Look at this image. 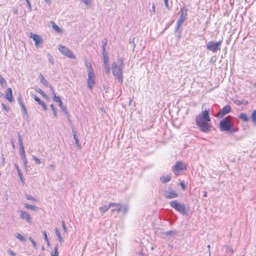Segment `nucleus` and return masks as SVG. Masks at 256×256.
<instances>
[{
    "label": "nucleus",
    "mask_w": 256,
    "mask_h": 256,
    "mask_svg": "<svg viewBox=\"0 0 256 256\" xmlns=\"http://www.w3.org/2000/svg\"><path fill=\"white\" fill-rule=\"evenodd\" d=\"M210 111L206 109L200 113L196 118V124L200 130L204 132L211 130L212 126L208 123L210 121L209 114Z\"/></svg>",
    "instance_id": "nucleus-1"
},
{
    "label": "nucleus",
    "mask_w": 256,
    "mask_h": 256,
    "mask_svg": "<svg viewBox=\"0 0 256 256\" xmlns=\"http://www.w3.org/2000/svg\"><path fill=\"white\" fill-rule=\"evenodd\" d=\"M123 63L122 58H118L112 63V66L113 75L116 77V78L118 80V82L120 84L122 83L124 79L123 70L124 66Z\"/></svg>",
    "instance_id": "nucleus-2"
},
{
    "label": "nucleus",
    "mask_w": 256,
    "mask_h": 256,
    "mask_svg": "<svg viewBox=\"0 0 256 256\" xmlns=\"http://www.w3.org/2000/svg\"><path fill=\"white\" fill-rule=\"evenodd\" d=\"M234 122L232 117L230 116H227L220 121V128L222 131L230 132L231 133L234 132L236 130L232 128Z\"/></svg>",
    "instance_id": "nucleus-3"
},
{
    "label": "nucleus",
    "mask_w": 256,
    "mask_h": 256,
    "mask_svg": "<svg viewBox=\"0 0 256 256\" xmlns=\"http://www.w3.org/2000/svg\"><path fill=\"white\" fill-rule=\"evenodd\" d=\"M170 204L172 208L182 215H188V210H187L185 204L183 202H180L178 200H174L170 202Z\"/></svg>",
    "instance_id": "nucleus-4"
},
{
    "label": "nucleus",
    "mask_w": 256,
    "mask_h": 256,
    "mask_svg": "<svg viewBox=\"0 0 256 256\" xmlns=\"http://www.w3.org/2000/svg\"><path fill=\"white\" fill-rule=\"evenodd\" d=\"M188 8L186 6H184L180 10V16L176 22L174 32H176L179 30L180 28L187 19Z\"/></svg>",
    "instance_id": "nucleus-5"
},
{
    "label": "nucleus",
    "mask_w": 256,
    "mask_h": 256,
    "mask_svg": "<svg viewBox=\"0 0 256 256\" xmlns=\"http://www.w3.org/2000/svg\"><path fill=\"white\" fill-rule=\"evenodd\" d=\"M222 41V40H219L217 42L214 41L209 42L206 45L207 50L214 53L216 52L218 50H220Z\"/></svg>",
    "instance_id": "nucleus-6"
},
{
    "label": "nucleus",
    "mask_w": 256,
    "mask_h": 256,
    "mask_svg": "<svg viewBox=\"0 0 256 256\" xmlns=\"http://www.w3.org/2000/svg\"><path fill=\"white\" fill-rule=\"evenodd\" d=\"M58 49L60 52L65 56L72 59L76 58V56L74 54L73 52L66 47L60 45Z\"/></svg>",
    "instance_id": "nucleus-7"
},
{
    "label": "nucleus",
    "mask_w": 256,
    "mask_h": 256,
    "mask_svg": "<svg viewBox=\"0 0 256 256\" xmlns=\"http://www.w3.org/2000/svg\"><path fill=\"white\" fill-rule=\"evenodd\" d=\"M96 83V76L94 71L88 72V78L87 80L88 87L92 90Z\"/></svg>",
    "instance_id": "nucleus-8"
},
{
    "label": "nucleus",
    "mask_w": 256,
    "mask_h": 256,
    "mask_svg": "<svg viewBox=\"0 0 256 256\" xmlns=\"http://www.w3.org/2000/svg\"><path fill=\"white\" fill-rule=\"evenodd\" d=\"M30 38H32L35 42V46L36 48H38L40 44H43V40L42 38L36 34H33L30 32Z\"/></svg>",
    "instance_id": "nucleus-9"
},
{
    "label": "nucleus",
    "mask_w": 256,
    "mask_h": 256,
    "mask_svg": "<svg viewBox=\"0 0 256 256\" xmlns=\"http://www.w3.org/2000/svg\"><path fill=\"white\" fill-rule=\"evenodd\" d=\"M186 168L184 164L182 162H178L173 166L172 172L174 174L178 175L180 171Z\"/></svg>",
    "instance_id": "nucleus-10"
},
{
    "label": "nucleus",
    "mask_w": 256,
    "mask_h": 256,
    "mask_svg": "<svg viewBox=\"0 0 256 256\" xmlns=\"http://www.w3.org/2000/svg\"><path fill=\"white\" fill-rule=\"evenodd\" d=\"M164 197L168 199L176 198L178 194L172 188H168L164 192Z\"/></svg>",
    "instance_id": "nucleus-11"
},
{
    "label": "nucleus",
    "mask_w": 256,
    "mask_h": 256,
    "mask_svg": "<svg viewBox=\"0 0 256 256\" xmlns=\"http://www.w3.org/2000/svg\"><path fill=\"white\" fill-rule=\"evenodd\" d=\"M232 110L231 106L230 105H226L224 106L217 114L218 118H222L226 114L230 112Z\"/></svg>",
    "instance_id": "nucleus-12"
},
{
    "label": "nucleus",
    "mask_w": 256,
    "mask_h": 256,
    "mask_svg": "<svg viewBox=\"0 0 256 256\" xmlns=\"http://www.w3.org/2000/svg\"><path fill=\"white\" fill-rule=\"evenodd\" d=\"M19 212L20 213V216L22 219L26 220L28 224L32 222V217L27 212L20 210Z\"/></svg>",
    "instance_id": "nucleus-13"
},
{
    "label": "nucleus",
    "mask_w": 256,
    "mask_h": 256,
    "mask_svg": "<svg viewBox=\"0 0 256 256\" xmlns=\"http://www.w3.org/2000/svg\"><path fill=\"white\" fill-rule=\"evenodd\" d=\"M116 205V204H114V202H111L110 203L108 206H103L101 207H100V210L101 212L102 216L104 214L108 211L110 208L113 207L114 206Z\"/></svg>",
    "instance_id": "nucleus-14"
},
{
    "label": "nucleus",
    "mask_w": 256,
    "mask_h": 256,
    "mask_svg": "<svg viewBox=\"0 0 256 256\" xmlns=\"http://www.w3.org/2000/svg\"><path fill=\"white\" fill-rule=\"evenodd\" d=\"M12 94V88H7L6 92L5 98L10 102H12L14 100Z\"/></svg>",
    "instance_id": "nucleus-15"
},
{
    "label": "nucleus",
    "mask_w": 256,
    "mask_h": 256,
    "mask_svg": "<svg viewBox=\"0 0 256 256\" xmlns=\"http://www.w3.org/2000/svg\"><path fill=\"white\" fill-rule=\"evenodd\" d=\"M18 103L20 104V106H21V108H22V112H23V115L24 116H26V118H28V112H27V110H26L25 106L24 105V104H23V102H22V101L21 100L20 96L19 98H18Z\"/></svg>",
    "instance_id": "nucleus-16"
},
{
    "label": "nucleus",
    "mask_w": 256,
    "mask_h": 256,
    "mask_svg": "<svg viewBox=\"0 0 256 256\" xmlns=\"http://www.w3.org/2000/svg\"><path fill=\"white\" fill-rule=\"evenodd\" d=\"M34 100L38 102V104L42 106L44 110H47V107L46 104L42 100H41L36 96L34 95L32 96Z\"/></svg>",
    "instance_id": "nucleus-17"
},
{
    "label": "nucleus",
    "mask_w": 256,
    "mask_h": 256,
    "mask_svg": "<svg viewBox=\"0 0 256 256\" xmlns=\"http://www.w3.org/2000/svg\"><path fill=\"white\" fill-rule=\"evenodd\" d=\"M39 78L40 82L44 86L48 87V82L47 81V80L44 78V76L42 74H40Z\"/></svg>",
    "instance_id": "nucleus-18"
},
{
    "label": "nucleus",
    "mask_w": 256,
    "mask_h": 256,
    "mask_svg": "<svg viewBox=\"0 0 256 256\" xmlns=\"http://www.w3.org/2000/svg\"><path fill=\"white\" fill-rule=\"evenodd\" d=\"M238 118L244 122H247L249 120L248 116L247 114L244 113L240 114L238 115Z\"/></svg>",
    "instance_id": "nucleus-19"
},
{
    "label": "nucleus",
    "mask_w": 256,
    "mask_h": 256,
    "mask_svg": "<svg viewBox=\"0 0 256 256\" xmlns=\"http://www.w3.org/2000/svg\"><path fill=\"white\" fill-rule=\"evenodd\" d=\"M160 180L164 184L170 181L171 180V177L168 175L162 176L160 177Z\"/></svg>",
    "instance_id": "nucleus-20"
},
{
    "label": "nucleus",
    "mask_w": 256,
    "mask_h": 256,
    "mask_svg": "<svg viewBox=\"0 0 256 256\" xmlns=\"http://www.w3.org/2000/svg\"><path fill=\"white\" fill-rule=\"evenodd\" d=\"M55 232L58 237V240L60 244H62L64 242V239L61 236V234L60 232L57 228H55Z\"/></svg>",
    "instance_id": "nucleus-21"
},
{
    "label": "nucleus",
    "mask_w": 256,
    "mask_h": 256,
    "mask_svg": "<svg viewBox=\"0 0 256 256\" xmlns=\"http://www.w3.org/2000/svg\"><path fill=\"white\" fill-rule=\"evenodd\" d=\"M117 205H114L113 206H114L115 208H112L111 210L112 212H116L117 213H119L121 212V210L120 209V203H114Z\"/></svg>",
    "instance_id": "nucleus-22"
},
{
    "label": "nucleus",
    "mask_w": 256,
    "mask_h": 256,
    "mask_svg": "<svg viewBox=\"0 0 256 256\" xmlns=\"http://www.w3.org/2000/svg\"><path fill=\"white\" fill-rule=\"evenodd\" d=\"M52 24V28L58 33H62V30L61 28H59L54 22H51Z\"/></svg>",
    "instance_id": "nucleus-23"
},
{
    "label": "nucleus",
    "mask_w": 256,
    "mask_h": 256,
    "mask_svg": "<svg viewBox=\"0 0 256 256\" xmlns=\"http://www.w3.org/2000/svg\"><path fill=\"white\" fill-rule=\"evenodd\" d=\"M58 244L55 245L54 250L52 251L50 256H58Z\"/></svg>",
    "instance_id": "nucleus-24"
},
{
    "label": "nucleus",
    "mask_w": 256,
    "mask_h": 256,
    "mask_svg": "<svg viewBox=\"0 0 256 256\" xmlns=\"http://www.w3.org/2000/svg\"><path fill=\"white\" fill-rule=\"evenodd\" d=\"M120 209L121 210V212H122L124 214H126L128 211V208L126 204H120Z\"/></svg>",
    "instance_id": "nucleus-25"
},
{
    "label": "nucleus",
    "mask_w": 256,
    "mask_h": 256,
    "mask_svg": "<svg viewBox=\"0 0 256 256\" xmlns=\"http://www.w3.org/2000/svg\"><path fill=\"white\" fill-rule=\"evenodd\" d=\"M72 134H73V136H74V140L76 144V146L78 147H80L79 140H78V138L76 136V131L72 130Z\"/></svg>",
    "instance_id": "nucleus-26"
},
{
    "label": "nucleus",
    "mask_w": 256,
    "mask_h": 256,
    "mask_svg": "<svg viewBox=\"0 0 256 256\" xmlns=\"http://www.w3.org/2000/svg\"><path fill=\"white\" fill-rule=\"evenodd\" d=\"M251 119L253 124L256 126V110H254L251 115Z\"/></svg>",
    "instance_id": "nucleus-27"
},
{
    "label": "nucleus",
    "mask_w": 256,
    "mask_h": 256,
    "mask_svg": "<svg viewBox=\"0 0 256 256\" xmlns=\"http://www.w3.org/2000/svg\"><path fill=\"white\" fill-rule=\"evenodd\" d=\"M85 65L88 69V72L94 71L92 68V64H91L90 62H89L88 60H86V62H85Z\"/></svg>",
    "instance_id": "nucleus-28"
},
{
    "label": "nucleus",
    "mask_w": 256,
    "mask_h": 256,
    "mask_svg": "<svg viewBox=\"0 0 256 256\" xmlns=\"http://www.w3.org/2000/svg\"><path fill=\"white\" fill-rule=\"evenodd\" d=\"M102 52H106V46L108 43V40L105 38L102 42Z\"/></svg>",
    "instance_id": "nucleus-29"
},
{
    "label": "nucleus",
    "mask_w": 256,
    "mask_h": 256,
    "mask_svg": "<svg viewBox=\"0 0 256 256\" xmlns=\"http://www.w3.org/2000/svg\"><path fill=\"white\" fill-rule=\"evenodd\" d=\"M103 58H104V63H108L109 58L107 52H102Z\"/></svg>",
    "instance_id": "nucleus-30"
},
{
    "label": "nucleus",
    "mask_w": 256,
    "mask_h": 256,
    "mask_svg": "<svg viewBox=\"0 0 256 256\" xmlns=\"http://www.w3.org/2000/svg\"><path fill=\"white\" fill-rule=\"evenodd\" d=\"M178 234V232L176 230H171L165 232V234L166 236H174Z\"/></svg>",
    "instance_id": "nucleus-31"
},
{
    "label": "nucleus",
    "mask_w": 256,
    "mask_h": 256,
    "mask_svg": "<svg viewBox=\"0 0 256 256\" xmlns=\"http://www.w3.org/2000/svg\"><path fill=\"white\" fill-rule=\"evenodd\" d=\"M81 2H82L88 8H90L92 7V0H81Z\"/></svg>",
    "instance_id": "nucleus-32"
},
{
    "label": "nucleus",
    "mask_w": 256,
    "mask_h": 256,
    "mask_svg": "<svg viewBox=\"0 0 256 256\" xmlns=\"http://www.w3.org/2000/svg\"><path fill=\"white\" fill-rule=\"evenodd\" d=\"M20 154L21 158L24 157V158L26 156L24 146H20Z\"/></svg>",
    "instance_id": "nucleus-33"
},
{
    "label": "nucleus",
    "mask_w": 256,
    "mask_h": 256,
    "mask_svg": "<svg viewBox=\"0 0 256 256\" xmlns=\"http://www.w3.org/2000/svg\"><path fill=\"white\" fill-rule=\"evenodd\" d=\"M16 238L21 242H25L26 240L25 238L19 233L16 234Z\"/></svg>",
    "instance_id": "nucleus-34"
},
{
    "label": "nucleus",
    "mask_w": 256,
    "mask_h": 256,
    "mask_svg": "<svg viewBox=\"0 0 256 256\" xmlns=\"http://www.w3.org/2000/svg\"><path fill=\"white\" fill-rule=\"evenodd\" d=\"M24 208H26L32 210H35L36 208V207L35 206L28 204H24Z\"/></svg>",
    "instance_id": "nucleus-35"
},
{
    "label": "nucleus",
    "mask_w": 256,
    "mask_h": 256,
    "mask_svg": "<svg viewBox=\"0 0 256 256\" xmlns=\"http://www.w3.org/2000/svg\"><path fill=\"white\" fill-rule=\"evenodd\" d=\"M50 108L52 111L54 117L57 116V112H56V108H55L54 105L53 104H50Z\"/></svg>",
    "instance_id": "nucleus-36"
},
{
    "label": "nucleus",
    "mask_w": 256,
    "mask_h": 256,
    "mask_svg": "<svg viewBox=\"0 0 256 256\" xmlns=\"http://www.w3.org/2000/svg\"><path fill=\"white\" fill-rule=\"evenodd\" d=\"M36 90L42 95L44 98H46L47 97V96L45 94V93L40 88H37Z\"/></svg>",
    "instance_id": "nucleus-37"
},
{
    "label": "nucleus",
    "mask_w": 256,
    "mask_h": 256,
    "mask_svg": "<svg viewBox=\"0 0 256 256\" xmlns=\"http://www.w3.org/2000/svg\"><path fill=\"white\" fill-rule=\"evenodd\" d=\"M6 80L5 79L2 77V75L0 74V84L1 86L4 87V85L6 84Z\"/></svg>",
    "instance_id": "nucleus-38"
},
{
    "label": "nucleus",
    "mask_w": 256,
    "mask_h": 256,
    "mask_svg": "<svg viewBox=\"0 0 256 256\" xmlns=\"http://www.w3.org/2000/svg\"><path fill=\"white\" fill-rule=\"evenodd\" d=\"M61 110L64 112L65 114L67 116L68 119L70 120V114L66 110V107L64 106Z\"/></svg>",
    "instance_id": "nucleus-39"
},
{
    "label": "nucleus",
    "mask_w": 256,
    "mask_h": 256,
    "mask_svg": "<svg viewBox=\"0 0 256 256\" xmlns=\"http://www.w3.org/2000/svg\"><path fill=\"white\" fill-rule=\"evenodd\" d=\"M18 143H19L20 146H23L22 140V138L21 135L19 133H18Z\"/></svg>",
    "instance_id": "nucleus-40"
},
{
    "label": "nucleus",
    "mask_w": 256,
    "mask_h": 256,
    "mask_svg": "<svg viewBox=\"0 0 256 256\" xmlns=\"http://www.w3.org/2000/svg\"><path fill=\"white\" fill-rule=\"evenodd\" d=\"M53 96H54L53 100L54 102H60L61 100L59 96H56V94H54V95H53Z\"/></svg>",
    "instance_id": "nucleus-41"
},
{
    "label": "nucleus",
    "mask_w": 256,
    "mask_h": 256,
    "mask_svg": "<svg viewBox=\"0 0 256 256\" xmlns=\"http://www.w3.org/2000/svg\"><path fill=\"white\" fill-rule=\"evenodd\" d=\"M32 159L35 162L38 164H40L41 162L40 160L35 156H32Z\"/></svg>",
    "instance_id": "nucleus-42"
},
{
    "label": "nucleus",
    "mask_w": 256,
    "mask_h": 256,
    "mask_svg": "<svg viewBox=\"0 0 256 256\" xmlns=\"http://www.w3.org/2000/svg\"><path fill=\"white\" fill-rule=\"evenodd\" d=\"M48 60L49 62L51 64H54V60H53V58H52V56L50 54H48Z\"/></svg>",
    "instance_id": "nucleus-43"
},
{
    "label": "nucleus",
    "mask_w": 256,
    "mask_h": 256,
    "mask_svg": "<svg viewBox=\"0 0 256 256\" xmlns=\"http://www.w3.org/2000/svg\"><path fill=\"white\" fill-rule=\"evenodd\" d=\"M42 233H43V235H44V240L47 242L48 244H49V241H48V236H47V234H46V232L44 231V232H43Z\"/></svg>",
    "instance_id": "nucleus-44"
},
{
    "label": "nucleus",
    "mask_w": 256,
    "mask_h": 256,
    "mask_svg": "<svg viewBox=\"0 0 256 256\" xmlns=\"http://www.w3.org/2000/svg\"><path fill=\"white\" fill-rule=\"evenodd\" d=\"M168 1V0H164V6H165L166 8V9L169 10H170V8L169 6Z\"/></svg>",
    "instance_id": "nucleus-45"
},
{
    "label": "nucleus",
    "mask_w": 256,
    "mask_h": 256,
    "mask_svg": "<svg viewBox=\"0 0 256 256\" xmlns=\"http://www.w3.org/2000/svg\"><path fill=\"white\" fill-rule=\"evenodd\" d=\"M29 240H30V241L31 242L32 244L33 245L34 247V248H36V242L32 238V237H30L29 238Z\"/></svg>",
    "instance_id": "nucleus-46"
},
{
    "label": "nucleus",
    "mask_w": 256,
    "mask_h": 256,
    "mask_svg": "<svg viewBox=\"0 0 256 256\" xmlns=\"http://www.w3.org/2000/svg\"><path fill=\"white\" fill-rule=\"evenodd\" d=\"M21 158L24 164V165L25 166H26L28 164V160L26 158V156H25L24 158V157H22Z\"/></svg>",
    "instance_id": "nucleus-47"
},
{
    "label": "nucleus",
    "mask_w": 256,
    "mask_h": 256,
    "mask_svg": "<svg viewBox=\"0 0 256 256\" xmlns=\"http://www.w3.org/2000/svg\"><path fill=\"white\" fill-rule=\"evenodd\" d=\"M62 229H63L64 231L66 233L67 230H66V226L65 224L64 221H62Z\"/></svg>",
    "instance_id": "nucleus-48"
},
{
    "label": "nucleus",
    "mask_w": 256,
    "mask_h": 256,
    "mask_svg": "<svg viewBox=\"0 0 256 256\" xmlns=\"http://www.w3.org/2000/svg\"><path fill=\"white\" fill-rule=\"evenodd\" d=\"M2 108L6 110L7 112L9 110V108L8 107L4 104L2 103Z\"/></svg>",
    "instance_id": "nucleus-49"
},
{
    "label": "nucleus",
    "mask_w": 256,
    "mask_h": 256,
    "mask_svg": "<svg viewBox=\"0 0 256 256\" xmlns=\"http://www.w3.org/2000/svg\"><path fill=\"white\" fill-rule=\"evenodd\" d=\"M8 252L10 256H15L16 255V253L10 249L8 250Z\"/></svg>",
    "instance_id": "nucleus-50"
},
{
    "label": "nucleus",
    "mask_w": 256,
    "mask_h": 256,
    "mask_svg": "<svg viewBox=\"0 0 256 256\" xmlns=\"http://www.w3.org/2000/svg\"><path fill=\"white\" fill-rule=\"evenodd\" d=\"M26 197L28 200H34V198L30 194H26Z\"/></svg>",
    "instance_id": "nucleus-51"
},
{
    "label": "nucleus",
    "mask_w": 256,
    "mask_h": 256,
    "mask_svg": "<svg viewBox=\"0 0 256 256\" xmlns=\"http://www.w3.org/2000/svg\"><path fill=\"white\" fill-rule=\"evenodd\" d=\"M48 86L49 87V88L50 89V92L52 93V95L56 94L53 88L51 86Z\"/></svg>",
    "instance_id": "nucleus-52"
},
{
    "label": "nucleus",
    "mask_w": 256,
    "mask_h": 256,
    "mask_svg": "<svg viewBox=\"0 0 256 256\" xmlns=\"http://www.w3.org/2000/svg\"><path fill=\"white\" fill-rule=\"evenodd\" d=\"M104 69H105V72H106V74H108L110 73V66H108V67H105Z\"/></svg>",
    "instance_id": "nucleus-53"
},
{
    "label": "nucleus",
    "mask_w": 256,
    "mask_h": 256,
    "mask_svg": "<svg viewBox=\"0 0 256 256\" xmlns=\"http://www.w3.org/2000/svg\"><path fill=\"white\" fill-rule=\"evenodd\" d=\"M180 185L182 189L184 190H185V189L186 188V186L184 183V182H182L180 183Z\"/></svg>",
    "instance_id": "nucleus-54"
},
{
    "label": "nucleus",
    "mask_w": 256,
    "mask_h": 256,
    "mask_svg": "<svg viewBox=\"0 0 256 256\" xmlns=\"http://www.w3.org/2000/svg\"><path fill=\"white\" fill-rule=\"evenodd\" d=\"M14 166H15L16 169V171H17L18 173H20V172H21V171H20V168H19V167H18V165L17 164H14Z\"/></svg>",
    "instance_id": "nucleus-55"
},
{
    "label": "nucleus",
    "mask_w": 256,
    "mask_h": 256,
    "mask_svg": "<svg viewBox=\"0 0 256 256\" xmlns=\"http://www.w3.org/2000/svg\"><path fill=\"white\" fill-rule=\"evenodd\" d=\"M26 2L28 4V6L30 10L31 11L32 10V6H31V4H30V1L27 0Z\"/></svg>",
    "instance_id": "nucleus-56"
},
{
    "label": "nucleus",
    "mask_w": 256,
    "mask_h": 256,
    "mask_svg": "<svg viewBox=\"0 0 256 256\" xmlns=\"http://www.w3.org/2000/svg\"><path fill=\"white\" fill-rule=\"evenodd\" d=\"M18 176H20V178L21 180V181L22 182H24V180H23V176H22V174L21 172H20V173H18Z\"/></svg>",
    "instance_id": "nucleus-57"
},
{
    "label": "nucleus",
    "mask_w": 256,
    "mask_h": 256,
    "mask_svg": "<svg viewBox=\"0 0 256 256\" xmlns=\"http://www.w3.org/2000/svg\"><path fill=\"white\" fill-rule=\"evenodd\" d=\"M177 32H178V38H180L181 37L182 35V29L180 28L179 30Z\"/></svg>",
    "instance_id": "nucleus-58"
},
{
    "label": "nucleus",
    "mask_w": 256,
    "mask_h": 256,
    "mask_svg": "<svg viewBox=\"0 0 256 256\" xmlns=\"http://www.w3.org/2000/svg\"><path fill=\"white\" fill-rule=\"evenodd\" d=\"M152 10L153 12H154V13L156 12V6H155V4L154 3H153L152 5Z\"/></svg>",
    "instance_id": "nucleus-59"
},
{
    "label": "nucleus",
    "mask_w": 256,
    "mask_h": 256,
    "mask_svg": "<svg viewBox=\"0 0 256 256\" xmlns=\"http://www.w3.org/2000/svg\"><path fill=\"white\" fill-rule=\"evenodd\" d=\"M12 11L14 14H18V10L16 8H14Z\"/></svg>",
    "instance_id": "nucleus-60"
},
{
    "label": "nucleus",
    "mask_w": 256,
    "mask_h": 256,
    "mask_svg": "<svg viewBox=\"0 0 256 256\" xmlns=\"http://www.w3.org/2000/svg\"><path fill=\"white\" fill-rule=\"evenodd\" d=\"M58 104H59V106H60V108L62 109V108L64 106H63V105H62V100L60 101V102H58Z\"/></svg>",
    "instance_id": "nucleus-61"
},
{
    "label": "nucleus",
    "mask_w": 256,
    "mask_h": 256,
    "mask_svg": "<svg viewBox=\"0 0 256 256\" xmlns=\"http://www.w3.org/2000/svg\"><path fill=\"white\" fill-rule=\"evenodd\" d=\"M50 166L52 170H54L55 168V165L54 164H50Z\"/></svg>",
    "instance_id": "nucleus-62"
},
{
    "label": "nucleus",
    "mask_w": 256,
    "mask_h": 256,
    "mask_svg": "<svg viewBox=\"0 0 256 256\" xmlns=\"http://www.w3.org/2000/svg\"><path fill=\"white\" fill-rule=\"evenodd\" d=\"M110 66L109 62L108 63H104V67H108Z\"/></svg>",
    "instance_id": "nucleus-63"
},
{
    "label": "nucleus",
    "mask_w": 256,
    "mask_h": 256,
    "mask_svg": "<svg viewBox=\"0 0 256 256\" xmlns=\"http://www.w3.org/2000/svg\"><path fill=\"white\" fill-rule=\"evenodd\" d=\"M138 256H147L146 254L142 253V254H139Z\"/></svg>",
    "instance_id": "nucleus-64"
}]
</instances>
